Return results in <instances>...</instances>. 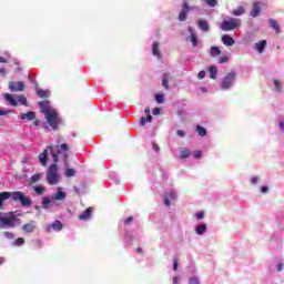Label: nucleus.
<instances>
[{
    "instance_id": "c85d7f7f",
    "label": "nucleus",
    "mask_w": 284,
    "mask_h": 284,
    "mask_svg": "<svg viewBox=\"0 0 284 284\" xmlns=\"http://www.w3.org/2000/svg\"><path fill=\"white\" fill-rule=\"evenodd\" d=\"M33 190H34L36 194H43V192H45V186L40 184V185L34 186Z\"/></svg>"
},
{
    "instance_id": "a18cd8bd",
    "label": "nucleus",
    "mask_w": 284,
    "mask_h": 284,
    "mask_svg": "<svg viewBox=\"0 0 284 284\" xmlns=\"http://www.w3.org/2000/svg\"><path fill=\"white\" fill-rule=\"evenodd\" d=\"M6 114H10V110L0 109V116H6Z\"/></svg>"
},
{
    "instance_id": "9b49d317",
    "label": "nucleus",
    "mask_w": 284,
    "mask_h": 284,
    "mask_svg": "<svg viewBox=\"0 0 284 284\" xmlns=\"http://www.w3.org/2000/svg\"><path fill=\"white\" fill-rule=\"evenodd\" d=\"M90 216H92V207H88L84 212L79 215L80 221H89Z\"/></svg>"
},
{
    "instance_id": "ea45409f",
    "label": "nucleus",
    "mask_w": 284,
    "mask_h": 284,
    "mask_svg": "<svg viewBox=\"0 0 284 284\" xmlns=\"http://www.w3.org/2000/svg\"><path fill=\"white\" fill-rule=\"evenodd\" d=\"M23 243H26V240H23L22 237H19L14 241V245H17L18 247L23 245Z\"/></svg>"
},
{
    "instance_id": "20e7f679",
    "label": "nucleus",
    "mask_w": 284,
    "mask_h": 284,
    "mask_svg": "<svg viewBox=\"0 0 284 284\" xmlns=\"http://www.w3.org/2000/svg\"><path fill=\"white\" fill-rule=\"evenodd\" d=\"M220 28L224 32H230V30H236V28H241V20L236 18H229L220 24Z\"/></svg>"
},
{
    "instance_id": "f704fd0d",
    "label": "nucleus",
    "mask_w": 284,
    "mask_h": 284,
    "mask_svg": "<svg viewBox=\"0 0 284 284\" xmlns=\"http://www.w3.org/2000/svg\"><path fill=\"white\" fill-rule=\"evenodd\" d=\"M41 176H43V174H41V173H37V174L32 175L31 183H37L38 181H41Z\"/></svg>"
},
{
    "instance_id": "4c0bfd02",
    "label": "nucleus",
    "mask_w": 284,
    "mask_h": 284,
    "mask_svg": "<svg viewBox=\"0 0 284 284\" xmlns=\"http://www.w3.org/2000/svg\"><path fill=\"white\" fill-rule=\"evenodd\" d=\"M227 61H230V55H222L219 59V63H227Z\"/></svg>"
},
{
    "instance_id": "2f4dec72",
    "label": "nucleus",
    "mask_w": 284,
    "mask_h": 284,
    "mask_svg": "<svg viewBox=\"0 0 284 284\" xmlns=\"http://www.w3.org/2000/svg\"><path fill=\"white\" fill-rule=\"evenodd\" d=\"M168 79H170V74L165 73L163 77H162V85L163 88H165L166 90L170 88L168 85Z\"/></svg>"
},
{
    "instance_id": "4468645a",
    "label": "nucleus",
    "mask_w": 284,
    "mask_h": 284,
    "mask_svg": "<svg viewBox=\"0 0 284 284\" xmlns=\"http://www.w3.org/2000/svg\"><path fill=\"white\" fill-rule=\"evenodd\" d=\"M175 199H176V193L170 192V193L164 197V205H166V207H169L170 201H175Z\"/></svg>"
},
{
    "instance_id": "c756f323",
    "label": "nucleus",
    "mask_w": 284,
    "mask_h": 284,
    "mask_svg": "<svg viewBox=\"0 0 284 284\" xmlns=\"http://www.w3.org/2000/svg\"><path fill=\"white\" fill-rule=\"evenodd\" d=\"M16 101H18V103H21V105H28V100L23 95H18L16 98Z\"/></svg>"
},
{
    "instance_id": "0eeeda50",
    "label": "nucleus",
    "mask_w": 284,
    "mask_h": 284,
    "mask_svg": "<svg viewBox=\"0 0 284 284\" xmlns=\"http://www.w3.org/2000/svg\"><path fill=\"white\" fill-rule=\"evenodd\" d=\"M24 88L26 84L21 81L9 83V89L11 90V92H23Z\"/></svg>"
},
{
    "instance_id": "6e6d98bb",
    "label": "nucleus",
    "mask_w": 284,
    "mask_h": 284,
    "mask_svg": "<svg viewBox=\"0 0 284 284\" xmlns=\"http://www.w3.org/2000/svg\"><path fill=\"white\" fill-rule=\"evenodd\" d=\"M173 283L179 284V277H173Z\"/></svg>"
},
{
    "instance_id": "4be33fe9",
    "label": "nucleus",
    "mask_w": 284,
    "mask_h": 284,
    "mask_svg": "<svg viewBox=\"0 0 284 284\" xmlns=\"http://www.w3.org/2000/svg\"><path fill=\"white\" fill-rule=\"evenodd\" d=\"M266 45H267V41L261 40L260 42H257L255 44V48H256L257 52H263V50H265Z\"/></svg>"
},
{
    "instance_id": "3c124183",
    "label": "nucleus",
    "mask_w": 284,
    "mask_h": 284,
    "mask_svg": "<svg viewBox=\"0 0 284 284\" xmlns=\"http://www.w3.org/2000/svg\"><path fill=\"white\" fill-rule=\"evenodd\" d=\"M133 219L132 217H128L124 223L125 225H130V223H132Z\"/></svg>"
},
{
    "instance_id": "de8ad7c7",
    "label": "nucleus",
    "mask_w": 284,
    "mask_h": 284,
    "mask_svg": "<svg viewBox=\"0 0 284 284\" xmlns=\"http://www.w3.org/2000/svg\"><path fill=\"white\" fill-rule=\"evenodd\" d=\"M195 216H196L197 220H201V219H203V216H205V215H204L203 212H199V213L195 214Z\"/></svg>"
},
{
    "instance_id": "8fccbe9b",
    "label": "nucleus",
    "mask_w": 284,
    "mask_h": 284,
    "mask_svg": "<svg viewBox=\"0 0 284 284\" xmlns=\"http://www.w3.org/2000/svg\"><path fill=\"white\" fill-rule=\"evenodd\" d=\"M176 134L178 136H185V132H183L182 130H178Z\"/></svg>"
},
{
    "instance_id": "cd10ccee",
    "label": "nucleus",
    "mask_w": 284,
    "mask_h": 284,
    "mask_svg": "<svg viewBox=\"0 0 284 284\" xmlns=\"http://www.w3.org/2000/svg\"><path fill=\"white\" fill-rule=\"evenodd\" d=\"M210 54L211 57H219V54H221V49H219V47H212Z\"/></svg>"
},
{
    "instance_id": "72a5a7b5",
    "label": "nucleus",
    "mask_w": 284,
    "mask_h": 284,
    "mask_svg": "<svg viewBox=\"0 0 284 284\" xmlns=\"http://www.w3.org/2000/svg\"><path fill=\"white\" fill-rule=\"evenodd\" d=\"M190 156V150L184 149L180 152V159H187Z\"/></svg>"
},
{
    "instance_id": "7ed1b4c3",
    "label": "nucleus",
    "mask_w": 284,
    "mask_h": 284,
    "mask_svg": "<svg viewBox=\"0 0 284 284\" xmlns=\"http://www.w3.org/2000/svg\"><path fill=\"white\" fill-rule=\"evenodd\" d=\"M47 181L49 185H57L61 181V175L59 174V166L57 164H51L47 172Z\"/></svg>"
},
{
    "instance_id": "7c9ffc66",
    "label": "nucleus",
    "mask_w": 284,
    "mask_h": 284,
    "mask_svg": "<svg viewBox=\"0 0 284 284\" xmlns=\"http://www.w3.org/2000/svg\"><path fill=\"white\" fill-rule=\"evenodd\" d=\"M153 54H154L155 57H159V59H161V52L159 51V42H155V43L153 44Z\"/></svg>"
},
{
    "instance_id": "49530a36",
    "label": "nucleus",
    "mask_w": 284,
    "mask_h": 284,
    "mask_svg": "<svg viewBox=\"0 0 284 284\" xmlns=\"http://www.w3.org/2000/svg\"><path fill=\"white\" fill-rule=\"evenodd\" d=\"M199 79H205V71H200L197 74Z\"/></svg>"
},
{
    "instance_id": "f257e3e1",
    "label": "nucleus",
    "mask_w": 284,
    "mask_h": 284,
    "mask_svg": "<svg viewBox=\"0 0 284 284\" xmlns=\"http://www.w3.org/2000/svg\"><path fill=\"white\" fill-rule=\"evenodd\" d=\"M48 150L51 152L54 163L59 162V156H63L64 161H68V152L70 146L68 144H61L53 146H48L42 153L39 154V161L41 165H48Z\"/></svg>"
},
{
    "instance_id": "9d476101",
    "label": "nucleus",
    "mask_w": 284,
    "mask_h": 284,
    "mask_svg": "<svg viewBox=\"0 0 284 284\" xmlns=\"http://www.w3.org/2000/svg\"><path fill=\"white\" fill-rule=\"evenodd\" d=\"M145 114H146V118L145 116H142L140 119V123L141 125H145V123H152V116L150 115V108H146L144 110Z\"/></svg>"
},
{
    "instance_id": "bf43d9fd",
    "label": "nucleus",
    "mask_w": 284,
    "mask_h": 284,
    "mask_svg": "<svg viewBox=\"0 0 284 284\" xmlns=\"http://www.w3.org/2000/svg\"><path fill=\"white\" fill-rule=\"evenodd\" d=\"M262 192H263V194H265V192H267V186H263Z\"/></svg>"
},
{
    "instance_id": "f8f14e48",
    "label": "nucleus",
    "mask_w": 284,
    "mask_h": 284,
    "mask_svg": "<svg viewBox=\"0 0 284 284\" xmlns=\"http://www.w3.org/2000/svg\"><path fill=\"white\" fill-rule=\"evenodd\" d=\"M222 43H224V45H234V38H232L231 36L229 34H224L222 37Z\"/></svg>"
},
{
    "instance_id": "e2e57ef3",
    "label": "nucleus",
    "mask_w": 284,
    "mask_h": 284,
    "mask_svg": "<svg viewBox=\"0 0 284 284\" xmlns=\"http://www.w3.org/2000/svg\"><path fill=\"white\" fill-rule=\"evenodd\" d=\"M34 125H39V121H36V122H34Z\"/></svg>"
},
{
    "instance_id": "aec40b11",
    "label": "nucleus",
    "mask_w": 284,
    "mask_h": 284,
    "mask_svg": "<svg viewBox=\"0 0 284 284\" xmlns=\"http://www.w3.org/2000/svg\"><path fill=\"white\" fill-rule=\"evenodd\" d=\"M12 196V193L10 192H2L0 193V207L3 205V201H8Z\"/></svg>"
},
{
    "instance_id": "e433bc0d",
    "label": "nucleus",
    "mask_w": 284,
    "mask_h": 284,
    "mask_svg": "<svg viewBox=\"0 0 284 284\" xmlns=\"http://www.w3.org/2000/svg\"><path fill=\"white\" fill-rule=\"evenodd\" d=\"M207 230V226H205V224H201L197 226L196 229V233L197 234H203V232H205Z\"/></svg>"
},
{
    "instance_id": "bb28decb",
    "label": "nucleus",
    "mask_w": 284,
    "mask_h": 284,
    "mask_svg": "<svg viewBox=\"0 0 284 284\" xmlns=\"http://www.w3.org/2000/svg\"><path fill=\"white\" fill-rule=\"evenodd\" d=\"M199 26H200L201 30H203L204 32H207V30H210L207 21H205V20H200Z\"/></svg>"
},
{
    "instance_id": "052dcab7",
    "label": "nucleus",
    "mask_w": 284,
    "mask_h": 284,
    "mask_svg": "<svg viewBox=\"0 0 284 284\" xmlns=\"http://www.w3.org/2000/svg\"><path fill=\"white\" fill-rule=\"evenodd\" d=\"M176 267H178V262L175 261L173 264V270H176Z\"/></svg>"
},
{
    "instance_id": "0e129e2a",
    "label": "nucleus",
    "mask_w": 284,
    "mask_h": 284,
    "mask_svg": "<svg viewBox=\"0 0 284 284\" xmlns=\"http://www.w3.org/2000/svg\"><path fill=\"white\" fill-rule=\"evenodd\" d=\"M138 252H141V248H138Z\"/></svg>"
},
{
    "instance_id": "6ab92c4d",
    "label": "nucleus",
    "mask_w": 284,
    "mask_h": 284,
    "mask_svg": "<svg viewBox=\"0 0 284 284\" xmlns=\"http://www.w3.org/2000/svg\"><path fill=\"white\" fill-rule=\"evenodd\" d=\"M187 10H190V7H187V3H184L183 10L179 16L180 21H185L186 17H187L186 16Z\"/></svg>"
},
{
    "instance_id": "680f3d73",
    "label": "nucleus",
    "mask_w": 284,
    "mask_h": 284,
    "mask_svg": "<svg viewBox=\"0 0 284 284\" xmlns=\"http://www.w3.org/2000/svg\"><path fill=\"white\" fill-rule=\"evenodd\" d=\"M281 270H283V265H278V272H281Z\"/></svg>"
},
{
    "instance_id": "b1692460",
    "label": "nucleus",
    "mask_w": 284,
    "mask_h": 284,
    "mask_svg": "<svg viewBox=\"0 0 284 284\" xmlns=\"http://www.w3.org/2000/svg\"><path fill=\"white\" fill-rule=\"evenodd\" d=\"M52 230H55V232H59L61 230H63V224L61 223V221H55L51 224Z\"/></svg>"
},
{
    "instance_id": "58836bf2",
    "label": "nucleus",
    "mask_w": 284,
    "mask_h": 284,
    "mask_svg": "<svg viewBox=\"0 0 284 284\" xmlns=\"http://www.w3.org/2000/svg\"><path fill=\"white\" fill-rule=\"evenodd\" d=\"M155 101L156 103H163V101H165V98L163 97V94H156Z\"/></svg>"
},
{
    "instance_id": "dca6fc26",
    "label": "nucleus",
    "mask_w": 284,
    "mask_h": 284,
    "mask_svg": "<svg viewBox=\"0 0 284 284\" xmlns=\"http://www.w3.org/2000/svg\"><path fill=\"white\" fill-rule=\"evenodd\" d=\"M34 112H32V111H30V112H28V113H22V114H20V119L22 120V121H26V119L28 120V121H33V119H34Z\"/></svg>"
},
{
    "instance_id": "864d4df0",
    "label": "nucleus",
    "mask_w": 284,
    "mask_h": 284,
    "mask_svg": "<svg viewBox=\"0 0 284 284\" xmlns=\"http://www.w3.org/2000/svg\"><path fill=\"white\" fill-rule=\"evenodd\" d=\"M274 85H275L276 90H278V80H274Z\"/></svg>"
},
{
    "instance_id": "f03ea898",
    "label": "nucleus",
    "mask_w": 284,
    "mask_h": 284,
    "mask_svg": "<svg viewBox=\"0 0 284 284\" xmlns=\"http://www.w3.org/2000/svg\"><path fill=\"white\" fill-rule=\"evenodd\" d=\"M39 108L41 112H43L47 123L52 128L53 130H59V124L61 123V118L59 116V112L54 110V108L50 106V101L44 100L39 102Z\"/></svg>"
},
{
    "instance_id": "c03bdc74",
    "label": "nucleus",
    "mask_w": 284,
    "mask_h": 284,
    "mask_svg": "<svg viewBox=\"0 0 284 284\" xmlns=\"http://www.w3.org/2000/svg\"><path fill=\"white\" fill-rule=\"evenodd\" d=\"M191 43H193V45H196V36L194 33H191Z\"/></svg>"
},
{
    "instance_id": "37998d69",
    "label": "nucleus",
    "mask_w": 284,
    "mask_h": 284,
    "mask_svg": "<svg viewBox=\"0 0 284 284\" xmlns=\"http://www.w3.org/2000/svg\"><path fill=\"white\" fill-rule=\"evenodd\" d=\"M202 152L201 151H195L194 153H193V156H194V159H201V156H202Z\"/></svg>"
},
{
    "instance_id": "2eb2a0df",
    "label": "nucleus",
    "mask_w": 284,
    "mask_h": 284,
    "mask_svg": "<svg viewBox=\"0 0 284 284\" xmlns=\"http://www.w3.org/2000/svg\"><path fill=\"white\" fill-rule=\"evenodd\" d=\"M260 12H261V6L258 4V2H254L253 9L251 11V17H258Z\"/></svg>"
},
{
    "instance_id": "4d7b16f0",
    "label": "nucleus",
    "mask_w": 284,
    "mask_h": 284,
    "mask_svg": "<svg viewBox=\"0 0 284 284\" xmlns=\"http://www.w3.org/2000/svg\"><path fill=\"white\" fill-rule=\"evenodd\" d=\"M153 149L155 150V152H159V145L153 144Z\"/></svg>"
},
{
    "instance_id": "13d9d810",
    "label": "nucleus",
    "mask_w": 284,
    "mask_h": 284,
    "mask_svg": "<svg viewBox=\"0 0 284 284\" xmlns=\"http://www.w3.org/2000/svg\"><path fill=\"white\" fill-rule=\"evenodd\" d=\"M251 181H252V183H257L258 179L252 178Z\"/></svg>"
},
{
    "instance_id": "a19ab883",
    "label": "nucleus",
    "mask_w": 284,
    "mask_h": 284,
    "mask_svg": "<svg viewBox=\"0 0 284 284\" xmlns=\"http://www.w3.org/2000/svg\"><path fill=\"white\" fill-rule=\"evenodd\" d=\"M207 6H211V8H214L216 6V0H206Z\"/></svg>"
},
{
    "instance_id": "f3484780",
    "label": "nucleus",
    "mask_w": 284,
    "mask_h": 284,
    "mask_svg": "<svg viewBox=\"0 0 284 284\" xmlns=\"http://www.w3.org/2000/svg\"><path fill=\"white\" fill-rule=\"evenodd\" d=\"M34 222H30V223H28V224H24L23 226H22V230L24 231V232H27V234H30L31 232H34Z\"/></svg>"
},
{
    "instance_id": "09e8293b",
    "label": "nucleus",
    "mask_w": 284,
    "mask_h": 284,
    "mask_svg": "<svg viewBox=\"0 0 284 284\" xmlns=\"http://www.w3.org/2000/svg\"><path fill=\"white\" fill-rule=\"evenodd\" d=\"M190 284H199V278L192 277V278L190 280Z\"/></svg>"
},
{
    "instance_id": "423d86ee",
    "label": "nucleus",
    "mask_w": 284,
    "mask_h": 284,
    "mask_svg": "<svg viewBox=\"0 0 284 284\" xmlns=\"http://www.w3.org/2000/svg\"><path fill=\"white\" fill-rule=\"evenodd\" d=\"M11 197L13 199V201H20L21 205L26 207H28V205H32V200L30 199V196L23 194V192H12Z\"/></svg>"
},
{
    "instance_id": "a878e982",
    "label": "nucleus",
    "mask_w": 284,
    "mask_h": 284,
    "mask_svg": "<svg viewBox=\"0 0 284 284\" xmlns=\"http://www.w3.org/2000/svg\"><path fill=\"white\" fill-rule=\"evenodd\" d=\"M209 72L211 75V79H216V74H219V69L216 67H210Z\"/></svg>"
},
{
    "instance_id": "5fc2aeb1",
    "label": "nucleus",
    "mask_w": 284,
    "mask_h": 284,
    "mask_svg": "<svg viewBox=\"0 0 284 284\" xmlns=\"http://www.w3.org/2000/svg\"><path fill=\"white\" fill-rule=\"evenodd\" d=\"M3 263H6V258L0 257V265H3Z\"/></svg>"
},
{
    "instance_id": "6e6552de",
    "label": "nucleus",
    "mask_w": 284,
    "mask_h": 284,
    "mask_svg": "<svg viewBox=\"0 0 284 284\" xmlns=\"http://www.w3.org/2000/svg\"><path fill=\"white\" fill-rule=\"evenodd\" d=\"M234 79H236V74L229 73L222 82V88H230L232 85V83H234Z\"/></svg>"
},
{
    "instance_id": "603ef678",
    "label": "nucleus",
    "mask_w": 284,
    "mask_h": 284,
    "mask_svg": "<svg viewBox=\"0 0 284 284\" xmlns=\"http://www.w3.org/2000/svg\"><path fill=\"white\" fill-rule=\"evenodd\" d=\"M0 63H8V60L6 58H0Z\"/></svg>"
},
{
    "instance_id": "c9c22d12",
    "label": "nucleus",
    "mask_w": 284,
    "mask_h": 284,
    "mask_svg": "<svg viewBox=\"0 0 284 284\" xmlns=\"http://www.w3.org/2000/svg\"><path fill=\"white\" fill-rule=\"evenodd\" d=\"M77 174V171L74 169H67L65 170V176H68L69 179L71 176H74Z\"/></svg>"
},
{
    "instance_id": "393cba45",
    "label": "nucleus",
    "mask_w": 284,
    "mask_h": 284,
    "mask_svg": "<svg viewBox=\"0 0 284 284\" xmlns=\"http://www.w3.org/2000/svg\"><path fill=\"white\" fill-rule=\"evenodd\" d=\"M232 14L234 17H241V14H245V8L239 7L237 9L233 10Z\"/></svg>"
},
{
    "instance_id": "412c9836",
    "label": "nucleus",
    "mask_w": 284,
    "mask_h": 284,
    "mask_svg": "<svg viewBox=\"0 0 284 284\" xmlns=\"http://www.w3.org/2000/svg\"><path fill=\"white\" fill-rule=\"evenodd\" d=\"M268 23H270L271 28H273V30H275V32L277 34H278V32H281V27H278V22H276V20L270 19Z\"/></svg>"
},
{
    "instance_id": "ddd939ff",
    "label": "nucleus",
    "mask_w": 284,
    "mask_h": 284,
    "mask_svg": "<svg viewBox=\"0 0 284 284\" xmlns=\"http://www.w3.org/2000/svg\"><path fill=\"white\" fill-rule=\"evenodd\" d=\"M3 99L8 101L9 105H12L13 108H16V105H17V100L12 97V94H10V93H4V94H3Z\"/></svg>"
},
{
    "instance_id": "1a4fd4ad",
    "label": "nucleus",
    "mask_w": 284,
    "mask_h": 284,
    "mask_svg": "<svg viewBox=\"0 0 284 284\" xmlns=\"http://www.w3.org/2000/svg\"><path fill=\"white\" fill-rule=\"evenodd\" d=\"M68 194L63 191V187H59L57 193L52 195V201H63Z\"/></svg>"
},
{
    "instance_id": "a211bd4d",
    "label": "nucleus",
    "mask_w": 284,
    "mask_h": 284,
    "mask_svg": "<svg viewBox=\"0 0 284 284\" xmlns=\"http://www.w3.org/2000/svg\"><path fill=\"white\" fill-rule=\"evenodd\" d=\"M37 95L39 97V99H48V97H50V90H38L37 91Z\"/></svg>"
},
{
    "instance_id": "79ce46f5",
    "label": "nucleus",
    "mask_w": 284,
    "mask_h": 284,
    "mask_svg": "<svg viewBox=\"0 0 284 284\" xmlns=\"http://www.w3.org/2000/svg\"><path fill=\"white\" fill-rule=\"evenodd\" d=\"M160 114H161V109L154 108V109H153V115H154V116H159Z\"/></svg>"
},
{
    "instance_id": "473e14b6",
    "label": "nucleus",
    "mask_w": 284,
    "mask_h": 284,
    "mask_svg": "<svg viewBox=\"0 0 284 284\" xmlns=\"http://www.w3.org/2000/svg\"><path fill=\"white\" fill-rule=\"evenodd\" d=\"M196 130H197V134L200 136H205V134H207V131L205 130V128H203L201 125H197Z\"/></svg>"
},
{
    "instance_id": "5701e85b",
    "label": "nucleus",
    "mask_w": 284,
    "mask_h": 284,
    "mask_svg": "<svg viewBox=\"0 0 284 284\" xmlns=\"http://www.w3.org/2000/svg\"><path fill=\"white\" fill-rule=\"evenodd\" d=\"M52 203H54V200H52V197L44 196L42 199V206L45 209L50 207V205H52Z\"/></svg>"
},
{
    "instance_id": "39448f33",
    "label": "nucleus",
    "mask_w": 284,
    "mask_h": 284,
    "mask_svg": "<svg viewBox=\"0 0 284 284\" xmlns=\"http://www.w3.org/2000/svg\"><path fill=\"white\" fill-rule=\"evenodd\" d=\"M17 223V216L12 213L0 215V227H14Z\"/></svg>"
}]
</instances>
